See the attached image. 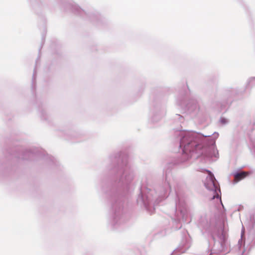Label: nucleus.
I'll use <instances>...</instances> for the list:
<instances>
[{"label": "nucleus", "mask_w": 255, "mask_h": 255, "mask_svg": "<svg viewBox=\"0 0 255 255\" xmlns=\"http://www.w3.org/2000/svg\"><path fill=\"white\" fill-rule=\"evenodd\" d=\"M180 147L185 159H188L194 154H205L210 157H217L218 154L215 145V140L219 136L215 132L213 136L194 131H180Z\"/></svg>", "instance_id": "nucleus-1"}, {"label": "nucleus", "mask_w": 255, "mask_h": 255, "mask_svg": "<svg viewBox=\"0 0 255 255\" xmlns=\"http://www.w3.org/2000/svg\"><path fill=\"white\" fill-rule=\"evenodd\" d=\"M169 189V187L166 189L164 195H162L161 197H159L160 200L157 198L156 194H155L154 192L151 191L146 195V199H144V197L141 195L137 198V202L139 204H143L147 210H149L151 205L155 206V205L158 204L159 202L167 196Z\"/></svg>", "instance_id": "nucleus-2"}, {"label": "nucleus", "mask_w": 255, "mask_h": 255, "mask_svg": "<svg viewBox=\"0 0 255 255\" xmlns=\"http://www.w3.org/2000/svg\"><path fill=\"white\" fill-rule=\"evenodd\" d=\"M208 175L204 181V185L206 189L208 190L211 194L212 199L215 198L219 199L221 201L220 194V190L218 187V184L213 173L209 170H206Z\"/></svg>", "instance_id": "nucleus-3"}, {"label": "nucleus", "mask_w": 255, "mask_h": 255, "mask_svg": "<svg viewBox=\"0 0 255 255\" xmlns=\"http://www.w3.org/2000/svg\"><path fill=\"white\" fill-rule=\"evenodd\" d=\"M197 224L202 232L207 231L210 228V222L206 215H202L199 218Z\"/></svg>", "instance_id": "nucleus-4"}, {"label": "nucleus", "mask_w": 255, "mask_h": 255, "mask_svg": "<svg viewBox=\"0 0 255 255\" xmlns=\"http://www.w3.org/2000/svg\"><path fill=\"white\" fill-rule=\"evenodd\" d=\"M120 174H121L120 180L123 183H128L133 178V173L127 168L122 169Z\"/></svg>", "instance_id": "nucleus-5"}, {"label": "nucleus", "mask_w": 255, "mask_h": 255, "mask_svg": "<svg viewBox=\"0 0 255 255\" xmlns=\"http://www.w3.org/2000/svg\"><path fill=\"white\" fill-rule=\"evenodd\" d=\"M177 218L179 222L183 223L190 222L188 211L185 207L177 209Z\"/></svg>", "instance_id": "nucleus-6"}, {"label": "nucleus", "mask_w": 255, "mask_h": 255, "mask_svg": "<svg viewBox=\"0 0 255 255\" xmlns=\"http://www.w3.org/2000/svg\"><path fill=\"white\" fill-rule=\"evenodd\" d=\"M234 176V182L237 183L239 181L244 179L247 175V173L245 172H235L233 173Z\"/></svg>", "instance_id": "nucleus-7"}, {"label": "nucleus", "mask_w": 255, "mask_h": 255, "mask_svg": "<svg viewBox=\"0 0 255 255\" xmlns=\"http://www.w3.org/2000/svg\"><path fill=\"white\" fill-rule=\"evenodd\" d=\"M188 110L189 113H195L198 111L199 107L196 102L190 103L188 105Z\"/></svg>", "instance_id": "nucleus-8"}, {"label": "nucleus", "mask_w": 255, "mask_h": 255, "mask_svg": "<svg viewBox=\"0 0 255 255\" xmlns=\"http://www.w3.org/2000/svg\"><path fill=\"white\" fill-rule=\"evenodd\" d=\"M247 86L248 87H252L255 86V77H250L248 79Z\"/></svg>", "instance_id": "nucleus-9"}, {"label": "nucleus", "mask_w": 255, "mask_h": 255, "mask_svg": "<svg viewBox=\"0 0 255 255\" xmlns=\"http://www.w3.org/2000/svg\"><path fill=\"white\" fill-rule=\"evenodd\" d=\"M245 230V228L243 226L242 229V233H241V239L238 242L239 248L240 249H241V247H242V244H243V237L244 236Z\"/></svg>", "instance_id": "nucleus-10"}, {"label": "nucleus", "mask_w": 255, "mask_h": 255, "mask_svg": "<svg viewBox=\"0 0 255 255\" xmlns=\"http://www.w3.org/2000/svg\"><path fill=\"white\" fill-rule=\"evenodd\" d=\"M219 238L221 243L225 242L227 239V236L225 232H223L222 235L219 237Z\"/></svg>", "instance_id": "nucleus-11"}, {"label": "nucleus", "mask_w": 255, "mask_h": 255, "mask_svg": "<svg viewBox=\"0 0 255 255\" xmlns=\"http://www.w3.org/2000/svg\"><path fill=\"white\" fill-rule=\"evenodd\" d=\"M220 122L223 124V125H225L226 124H227L228 123V120L227 119H225V118H222L220 120Z\"/></svg>", "instance_id": "nucleus-12"}, {"label": "nucleus", "mask_w": 255, "mask_h": 255, "mask_svg": "<svg viewBox=\"0 0 255 255\" xmlns=\"http://www.w3.org/2000/svg\"><path fill=\"white\" fill-rule=\"evenodd\" d=\"M251 141L252 142L253 146L254 147L255 150V137H251Z\"/></svg>", "instance_id": "nucleus-13"}, {"label": "nucleus", "mask_w": 255, "mask_h": 255, "mask_svg": "<svg viewBox=\"0 0 255 255\" xmlns=\"http://www.w3.org/2000/svg\"><path fill=\"white\" fill-rule=\"evenodd\" d=\"M251 220L253 224V226H255V214L252 217H251Z\"/></svg>", "instance_id": "nucleus-14"}, {"label": "nucleus", "mask_w": 255, "mask_h": 255, "mask_svg": "<svg viewBox=\"0 0 255 255\" xmlns=\"http://www.w3.org/2000/svg\"><path fill=\"white\" fill-rule=\"evenodd\" d=\"M177 116H178L179 119H180V118H182V116H181L180 115H178Z\"/></svg>", "instance_id": "nucleus-15"}, {"label": "nucleus", "mask_w": 255, "mask_h": 255, "mask_svg": "<svg viewBox=\"0 0 255 255\" xmlns=\"http://www.w3.org/2000/svg\"><path fill=\"white\" fill-rule=\"evenodd\" d=\"M174 255H178V254L176 253V251H175L174 253H173Z\"/></svg>", "instance_id": "nucleus-16"}, {"label": "nucleus", "mask_w": 255, "mask_h": 255, "mask_svg": "<svg viewBox=\"0 0 255 255\" xmlns=\"http://www.w3.org/2000/svg\"><path fill=\"white\" fill-rule=\"evenodd\" d=\"M245 252V250H244L243 251V253H244Z\"/></svg>", "instance_id": "nucleus-17"}, {"label": "nucleus", "mask_w": 255, "mask_h": 255, "mask_svg": "<svg viewBox=\"0 0 255 255\" xmlns=\"http://www.w3.org/2000/svg\"><path fill=\"white\" fill-rule=\"evenodd\" d=\"M243 246H245V242H244Z\"/></svg>", "instance_id": "nucleus-18"}]
</instances>
